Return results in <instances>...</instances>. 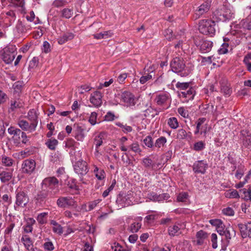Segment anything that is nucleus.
<instances>
[{"label":"nucleus","instance_id":"nucleus-64","mask_svg":"<svg viewBox=\"0 0 251 251\" xmlns=\"http://www.w3.org/2000/svg\"><path fill=\"white\" fill-rule=\"evenodd\" d=\"M172 247L170 245H165L163 248L159 247H154L152 251H171Z\"/></svg>","mask_w":251,"mask_h":251},{"label":"nucleus","instance_id":"nucleus-17","mask_svg":"<svg viewBox=\"0 0 251 251\" xmlns=\"http://www.w3.org/2000/svg\"><path fill=\"white\" fill-rule=\"evenodd\" d=\"M240 140L245 147L251 145V133L248 129H243L240 132Z\"/></svg>","mask_w":251,"mask_h":251},{"label":"nucleus","instance_id":"nucleus-38","mask_svg":"<svg viewBox=\"0 0 251 251\" xmlns=\"http://www.w3.org/2000/svg\"><path fill=\"white\" fill-rule=\"evenodd\" d=\"M6 17L5 21H8L9 23L7 24L8 26H10L16 20V15L13 11L10 10L6 13Z\"/></svg>","mask_w":251,"mask_h":251},{"label":"nucleus","instance_id":"nucleus-56","mask_svg":"<svg viewBox=\"0 0 251 251\" xmlns=\"http://www.w3.org/2000/svg\"><path fill=\"white\" fill-rule=\"evenodd\" d=\"M116 125L122 128L123 131L125 133L130 132L132 130L131 126H127L126 125H124L120 122L116 123Z\"/></svg>","mask_w":251,"mask_h":251},{"label":"nucleus","instance_id":"nucleus-24","mask_svg":"<svg viewBox=\"0 0 251 251\" xmlns=\"http://www.w3.org/2000/svg\"><path fill=\"white\" fill-rule=\"evenodd\" d=\"M213 47V42L210 41L204 40L201 43L200 50L201 53L209 52Z\"/></svg>","mask_w":251,"mask_h":251},{"label":"nucleus","instance_id":"nucleus-3","mask_svg":"<svg viewBox=\"0 0 251 251\" xmlns=\"http://www.w3.org/2000/svg\"><path fill=\"white\" fill-rule=\"evenodd\" d=\"M170 67L173 72L179 73L181 77L186 76L187 72L184 70L185 64L182 58L176 57L172 60L170 63Z\"/></svg>","mask_w":251,"mask_h":251},{"label":"nucleus","instance_id":"nucleus-16","mask_svg":"<svg viewBox=\"0 0 251 251\" xmlns=\"http://www.w3.org/2000/svg\"><path fill=\"white\" fill-rule=\"evenodd\" d=\"M18 125L23 130L32 132L36 130V126L35 124L30 123L29 124L27 121L21 120L18 122Z\"/></svg>","mask_w":251,"mask_h":251},{"label":"nucleus","instance_id":"nucleus-33","mask_svg":"<svg viewBox=\"0 0 251 251\" xmlns=\"http://www.w3.org/2000/svg\"><path fill=\"white\" fill-rule=\"evenodd\" d=\"M196 237L197 244L201 245L203 244L204 240L207 238V233L205 231L201 230L197 232Z\"/></svg>","mask_w":251,"mask_h":251},{"label":"nucleus","instance_id":"nucleus-14","mask_svg":"<svg viewBox=\"0 0 251 251\" xmlns=\"http://www.w3.org/2000/svg\"><path fill=\"white\" fill-rule=\"evenodd\" d=\"M116 203L118 208L121 209L131 205L132 201L128 196L119 194L117 197Z\"/></svg>","mask_w":251,"mask_h":251},{"label":"nucleus","instance_id":"nucleus-26","mask_svg":"<svg viewBox=\"0 0 251 251\" xmlns=\"http://www.w3.org/2000/svg\"><path fill=\"white\" fill-rule=\"evenodd\" d=\"M105 133L101 132L98 135L96 136L94 138V144L96 146V151L98 152V148L102 145L103 140L104 139Z\"/></svg>","mask_w":251,"mask_h":251},{"label":"nucleus","instance_id":"nucleus-18","mask_svg":"<svg viewBox=\"0 0 251 251\" xmlns=\"http://www.w3.org/2000/svg\"><path fill=\"white\" fill-rule=\"evenodd\" d=\"M7 131L9 134L12 135V139L14 143H20V136L22 133V130L19 128L11 126L8 128Z\"/></svg>","mask_w":251,"mask_h":251},{"label":"nucleus","instance_id":"nucleus-58","mask_svg":"<svg viewBox=\"0 0 251 251\" xmlns=\"http://www.w3.org/2000/svg\"><path fill=\"white\" fill-rule=\"evenodd\" d=\"M143 142L145 145L148 148H151L153 147H154L152 137L150 135L146 137V138L144 139Z\"/></svg>","mask_w":251,"mask_h":251},{"label":"nucleus","instance_id":"nucleus-43","mask_svg":"<svg viewBox=\"0 0 251 251\" xmlns=\"http://www.w3.org/2000/svg\"><path fill=\"white\" fill-rule=\"evenodd\" d=\"M14 162V160L11 157L6 156H2L1 157L2 164L6 167L12 166Z\"/></svg>","mask_w":251,"mask_h":251},{"label":"nucleus","instance_id":"nucleus-2","mask_svg":"<svg viewBox=\"0 0 251 251\" xmlns=\"http://www.w3.org/2000/svg\"><path fill=\"white\" fill-rule=\"evenodd\" d=\"M215 22L214 21L209 19H202L199 22V30L204 35H210L213 36L215 34Z\"/></svg>","mask_w":251,"mask_h":251},{"label":"nucleus","instance_id":"nucleus-53","mask_svg":"<svg viewBox=\"0 0 251 251\" xmlns=\"http://www.w3.org/2000/svg\"><path fill=\"white\" fill-rule=\"evenodd\" d=\"M194 90L191 88L187 91L182 92L181 94V96L184 98H187L189 100L193 99L194 94H193Z\"/></svg>","mask_w":251,"mask_h":251},{"label":"nucleus","instance_id":"nucleus-4","mask_svg":"<svg viewBox=\"0 0 251 251\" xmlns=\"http://www.w3.org/2000/svg\"><path fill=\"white\" fill-rule=\"evenodd\" d=\"M115 101L118 103H123L126 106L134 105L135 104L134 95L128 91H124L118 94L116 97Z\"/></svg>","mask_w":251,"mask_h":251},{"label":"nucleus","instance_id":"nucleus-62","mask_svg":"<svg viewBox=\"0 0 251 251\" xmlns=\"http://www.w3.org/2000/svg\"><path fill=\"white\" fill-rule=\"evenodd\" d=\"M15 226V224L14 222L10 223L4 230V234L5 235H11V234L12 232L13 229L14 228Z\"/></svg>","mask_w":251,"mask_h":251},{"label":"nucleus","instance_id":"nucleus-59","mask_svg":"<svg viewBox=\"0 0 251 251\" xmlns=\"http://www.w3.org/2000/svg\"><path fill=\"white\" fill-rule=\"evenodd\" d=\"M188 194L187 192H182L177 197V200L179 202H185L188 200Z\"/></svg>","mask_w":251,"mask_h":251},{"label":"nucleus","instance_id":"nucleus-61","mask_svg":"<svg viewBox=\"0 0 251 251\" xmlns=\"http://www.w3.org/2000/svg\"><path fill=\"white\" fill-rule=\"evenodd\" d=\"M42 190L39 192L37 195L38 199H44L47 198L49 196V192L48 190H46L45 188H43L42 187Z\"/></svg>","mask_w":251,"mask_h":251},{"label":"nucleus","instance_id":"nucleus-32","mask_svg":"<svg viewBox=\"0 0 251 251\" xmlns=\"http://www.w3.org/2000/svg\"><path fill=\"white\" fill-rule=\"evenodd\" d=\"M191 244L187 241L179 243L176 246L177 251H191Z\"/></svg>","mask_w":251,"mask_h":251},{"label":"nucleus","instance_id":"nucleus-9","mask_svg":"<svg viewBox=\"0 0 251 251\" xmlns=\"http://www.w3.org/2000/svg\"><path fill=\"white\" fill-rule=\"evenodd\" d=\"M56 204L60 208L77 206L76 202L71 197H59L56 201Z\"/></svg>","mask_w":251,"mask_h":251},{"label":"nucleus","instance_id":"nucleus-11","mask_svg":"<svg viewBox=\"0 0 251 251\" xmlns=\"http://www.w3.org/2000/svg\"><path fill=\"white\" fill-rule=\"evenodd\" d=\"M36 162L33 159H26L22 164V171L23 173L31 174L35 170Z\"/></svg>","mask_w":251,"mask_h":251},{"label":"nucleus","instance_id":"nucleus-8","mask_svg":"<svg viewBox=\"0 0 251 251\" xmlns=\"http://www.w3.org/2000/svg\"><path fill=\"white\" fill-rule=\"evenodd\" d=\"M59 180L54 176L48 177L45 178L42 182L43 188H49L50 189H55L56 191L54 192V194H51V195H55L58 191Z\"/></svg>","mask_w":251,"mask_h":251},{"label":"nucleus","instance_id":"nucleus-22","mask_svg":"<svg viewBox=\"0 0 251 251\" xmlns=\"http://www.w3.org/2000/svg\"><path fill=\"white\" fill-rule=\"evenodd\" d=\"M226 40L229 41L230 43H232L235 46L238 45L240 43L241 40L240 34L236 33L235 31H232L231 35L229 34L227 37L224 39L225 41Z\"/></svg>","mask_w":251,"mask_h":251},{"label":"nucleus","instance_id":"nucleus-36","mask_svg":"<svg viewBox=\"0 0 251 251\" xmlns=\"http://www.w3.org/2000/svg\"><path fill=\"white\" fill-rule=\"evenodd\" d=\"M74 35L72 33H66L60 36L58 39V43L60 45H62L68 41L73 39Z\"/></svg>","mask_w":251,"mask_h":251},{"label":"nucleus","instance_id":"nucleus-15","mask_svg":"<svg viewBox=\"0 0 251 251\" xmlns=\"http://www.w3.org/2000/svg\"><path fill=\"white\" fill-rule=\"evenodd\" d=\"M238 226L243 238H251V222L247 224H239Z\"/></svg>","mask_w":251,"mask_h":251},{"label":"nucleus","instance_id":"nucleus-1","mask_svg":"<svg viewBox=\"0 0 251 251\" xmlns=\"http://www.w3.org/2000/svg\"><path fill=\"white\" fill-rule=\"evenodd\" d=\"M235 11L232 7L222 5L213 13V19L217 22H226L234 18Z\"/></svg>","mask_w":251,"mask_h":251},{"label":"nucleus","instance_id":"nucleus-52","mask_svg":"<svg viewBox=\"0 0 251 251\" xmlns=\"http://www.w3.org/2000/svg\"><path fill=\"white\" fill-rule=\"evenodd\" d=\"M147 198L150 201H160L159 195H157L156 193L153 192H150L147 194Z\"/></svg>","mask_w":251,"mask_h":251},{"label":"nucleus","instance_id":"nucleus-35","mask_svg":"<svg viewBox=\"0 0 251 251\" xmlns=\"http://www.w3.org/2000/svg\"><path fill=\"white\" fill-rule=\"evenodd\" d=\"M94 173L95 176L99 180H103L105 177V173L103 169H99L96 165H94Z\"/></svg>","mask_w":251,"mask_h":251},{"label":"nucleus","instance_id":"nucleus-25","mask_svg":"<svg viewBox=\"0 0 251 251\" xmlns=\"http://www.w3.org/2000/svg\"><path fill=\"white\" fill-rule=\"evenodd\" d=\"M21 241L27 250H29L30 248L32 249L33 247V242L28 235L26 234H23L21 239Z\"/></svg>","mask_w":251,"mask_h":251},{"label":"nucleus","instance_id":"nucleus-63","mask_svg":"<svg viewBox=\"0 0 251 251\" xmlns=\"http://www.w3.org/2000/svg\"><path fill=\"white\" fill-rule=\"evenodd\" d=\"M97 116L98 115L96 112H93L91 113L89 119V122L92 126L96 124Z\"/></svg>","mask_w":251,"mask_h":251},{"label":"nucleus","instance_id":"nucleus-31","mask_svg":"<svg viewBox=\"0 0 251 251\" xmlns=\"http://www.w3.org/2000/svg\"><path fill=\"white\" fill-rule=\"evenodd\" d=\"M27 119L30 121V123L35 124L37 126L38 125V115L34 109L30 110L27 115Z\"/></svg>","mask_w":251,"mask_h":251},{"label":"nucleus","instance_id":"nucleus-19","mask_svg":"<svg viewBox=\"0 0 251 251\" xmlns=\"http://www.w3.org/2000/svg\"><path fill=\"white\" fill-rule=\"evenodd\" d=\"M102 95L100 92L95 91L92 93L90 97V102L95 107H99L102 103Z\"/></svg>","mask_w":251,"mask_h":251},{"label":"nucleus","instance_id":"nucleus-7","mask_svg":"<svg viewBox=\"0 0 251 251\" xmlns=\"http://www.w3.org/2000/svg\"><path fill=\"white\" fill-rule=\"evenodd\" d=\"M13 169L0 167V180L1 183L8 184L14 178Z\"/></svg>","mask_w":251,"mask_h":251},{"label":"nucleus","instance_id":"nucleus-10","mask_svg":"<svg viewBox=\"0 0 251 251\" xmlns=\"http://www.w3.org/2000/svg\"><path fill=\"white\" fill-rule=\"evenodd\" d=\"M211 7V1L207 0L201 4L195 11L194 18L196 20L207 13Z\"/></svg>","mask_w":251,"mask_h":251},{"label":"nucleus","instance_id":"nucleus-37","mask_svg":"<svg viewBox=\"0 0 251 251\" xmlns=\"http://www.w3.org/2000/svg\"><path fill=\"white\" fill-rule=\"evenodd\" d=\"M113 33L111 31H105L102 32L96 33L93 35L94 38L96 39H106L112 37Z\"/></svg>","mask_w":251,"mask_h":251},{"label":"nucleus","instance_id":"nucleus-48","mask_svg":"<svg viewBox=\"0 0 251 251\" xmlns=\"http://www.w3.org/2000/svg\"><path fill=\"white\" fill-rule=\"evenodd\" d=\"M240 191L244 194L243 199L245 201H251V186L248 189H242Z\"/></svg>","mask_w":251,"mask_h":251},{"label":"nucleus","instance_id":"nucleus-6","mask_svg":"<svg viewBox=\"0 0 251 251\" xmlns=\"http://www.w3.org/2000/svg\"><path fill=\"white\" fill-rule=\"evenodd\" d=\"M16 53V49L15 46H10L5 48L2 55L3 61L6 64H10L13 61Z\"/></svg>","mask_w":251,"mask_h":251},{"label":"nucleus","instance_id":"nucleus-54","mask_svg":"<svg viewBox=\"0 0 251 251\" xmlns=\"http://www.w3.org/2000/svg\"><path fill=\"white\" fill-rule=\"evenodd\" d=\"M62 16L66 19L70 18L73 15V10L69 8H64L62 11Z\"/></svg>","mask_w":251,"mask_h":251},{"label":"nucleus","instance_id":"nucleus-42","mask_svg":"<svg viewBox=\"0 0 251 251\" xmlns=\"http://www.w3.org/2000/svg\"><path fill=\"white\" fill-rule=\"evenodd\" d=\"M159 111L155 109H153L152 107L148 108L145 111V116L146 117H149L151 118H154L156 115H158Z\"/></svg>","mask_w":251,"mask_h":251},{"label":"nucleus","instance_id":"nucleus-23","mask_svg":"<svg viewBox=\"0 0 251 251\" xmlns=\"http://www.w3.org/2000/svg\"><path fill=\"white\" fill-rule=\"evenodd\" d=\"M169 97L168 93H161L156 95L155 101L158 105H163L169 100Z\"/></svg>","mask_w":251,"mask_h":251},{"label":"nucleus","instance_id":"nucleus-20","mask_svg":"<svg viewBox=\"0 0 251 251\" xmlns=\"http://www.w3.org/2000/svg\"><path fill=\"white\" fill-rule=\"evenodd\" d=\"M75 129L74 130L75 138L78 141H83L85 135L84 134V129L79 125H75Z\"/></svg>","mask_w":251,"mask_h":251},{"label":"nucleus","instance_id":"nucleus-28","mask_svg":"<svg viewBox=\"0 0 251 251\" xmlns=\"http://www.w3.org/2000/svg\"><path fill=\"white\" fill-rule=\"evenodd\" d=\"M24 84L23 81L19 80L16 82L13 85L14 94L16 97H19L21 93Z\"/></svg>","mask_w":251,"mask_h":251},{"label":"nucleus","instance_id":"nucleus-45","mask_svg":"<svg viewBox=\"0 0 251 251\" xmlns=\"http://www.w3.org/2000/svg\"><path fill=\"white\" fill-rule=\"evenodd\" d=\"M128 148L129 149V151H131L135 153L141 154L142 150L140 148V146L137 142L133 143L129 146Z\"/></svg>","mask_w":251,"mask_h":251},{"label":"nucleus","instance_id":"nucleus-29","mask_svg":"<svg viewBox=\"0 0 251 251\" xmlns=\"http://www.w3.org/2000/svg\"><path fill=\"white\" fill-rule=\"evenodd\" d=\"M35 222V220L33 218H28L26 224L23 226L24 232L26 233L32 232L33 230L32 226Z\"/></svg>","mask_w":251,"mask_h":251},{"label":"nucleus","instance_id":"nucleus-13","mask_svg":"<svg viewBox=\"0 0 251 251\" xmlns=\"http://www.w3.org/2000/svg\"><path fill=\"white\" fill-rule=\"evenodd\" d=\"M208 167V164L204 160L195 162L193 165V171L195 173L204 174Z\"/></svg>","mask_w":251,"mask_h":251},{"label":"nucleus","instance_id":"nucleus-21","mask_svg":"<svg viewBox=\"0 0 251 251\" xmlns=\"http://www.w3.org/2000/svg\"><path fill=\"white\" fill-rule=\"evenodd\" d=\"M181 225L176 223L174 225L170 226L168 228V234L172 237L178 236L181 234Z\"/></svg>","mask_w":251,"mask_h":251},{"label":"nucleus","instance_id":"nucleus-50","mask_svg":"<svg viewBox=\"0 0 251 251\" xmlns=\"http://www.w3.org/2000/svg\"><path fill=\"white\" fill-rule=\"evenodd\" d=\"M47 213L43 212L39 214L37 217V221L41 225L45 224L47 223Z\"/></svg>","mask_w":251,"mask_h":251},{"label":"nucleus","instance_id":"nucleus-34","mask_svg":"<svg viewBox=\"0 0 251 251\" xmlns=\"http://www.w3.org/2000/svg\"><path fill=\"white\" fill-rule=\"evenodd\" d=\"M224 233V235L225 236L226 238L228 240L231 239V238L235 237L236 235V231L235 229L230 225L226 227Z\"/></svg>","mask_w":251,"mask_h":251},{"label":"nucleus","instance_id":"nucleus-30","mask_svg":"<svg viewBox=\"0 0 251 251\" xmlns=\"http://www.w3.org/2000/svg\"><path fill=\"white\" fill-rule=\"evenodd\" d=\"M50 225L52 226V231L54 233L61 235L63 232L62 226L55 220H51Z\"/></svg>","mask_w":251,"mask_h":251},{"label":"nucleus","instance_id":"nucleus-12","mask_svg":"<svg viewBox=\"0 0 251 251\" xmlns=\"http://www.w3.org/2000/svg\"><path fill=\"white\" fill-rule=\"evenodd\" d=\"M74 169L75 172L81 176L85 175L89 171L86 162L83 160L75 162L74 165Z\"/></svg>","mask_w":251,"mask_h":251},{"label":"nucleus","instance_id":"nucleus-40","mask_svg":"<svg viewBox=\"0 0 251 251\" xmlns=\"http://www.w3.org/2000/svg\"><path fill=\"white\" fill-rule=\"evenodd\" d=\"M58 143V141L56 139L51 138L48 140L45 144L50 150H55Z\"/></svg>","mask_w":251,"mask_h":251},{"label":"nucleus","instance_id":"nucleus-47","mask_svg":"<svg viewBox=\"0 0 251 251\" xmlns=\"http://www.w3.org/2000/svg\"><path fill=\"white\" fill-rule=\"evenodd\" d=\"M167 142V139L164 136H161L156 139L154 147L157 148H160L164 147Z\"/></svg>","mask_w":251,"mask_h":251},{"label":"nucleus","instance_id":"nucleus-39","mask_svg":"<svg viewBox=\"0 0 251 251\" xmlns=\"http://www.w3.org/2000/svg\"><path fill=\"white\" fill-rule=\"evenodd\" d=\"M142 164L145 168L147 169H153L154 167V163L149 157L144 158L142 160Z\"/></svg>","mask_w":251,"mask_h":251},{"label":"nucleus","instance_id":"nucleus-44","mask_svg":"<svg viewBox=\"0 0 251 251\" xmlns=\"http://www.w3.org/2000/svg\"><path fill=\"white\" fill-rule=\"evenodd\" d=\"M205 148V144L202 141L196 142L192 148V149L196 151H202Z\"/></svg>","mask_w":251,"mask_h":251},{"label":"nucleus","instance_id":"nucleus-41","mask_svg":"<svg viewBox=\"0 0 251 251\" xmlns=\"http://www.w3.org/2000/svg\"><path fill=\"white\" fill-rule=\"evenodd\" d=\"M141 223L134 222L128 227L127 230L132 233L137 232L141 228Z\"/></svg>","mask_w":251,"mask_h":251},{"label":"nucleus","instance_id":"nucleus-51","mask_svg":"<svg viewBox=\"0 0 251 251\" xmlns=\"http://www.w3.org/2000/svg\"><path fill=\"white\" fill-rule=\"evenodd\" d=\"M205 118H204L199 119L197 122L196 129L194 132L195 134H198L200 132H201V134H202L203 131L200 130L201 129V126L202 125V124H203L204 122L205 121Z\"/></svg>","mask_w":251,"mask_h":251},{"label":"nucleus","instance_id":"nucleus-55","mask_svg":"<svg viewBox=\"0 0 251 251\" xmlns=\"http://www.w3.org/2000/svg\"><path fill=\"white\" fill-rule=\"evenodd\" d=\"M226 197L232 199V198H239L240 196L238 192L236 190H229L226 193Z\"/></svg>","mask_w":251,"mask_h":251},{"label":"nucleus","instance_id":"nucleus-5","mask_svg":"<svg viewBox=\"0 0 251 251\" xmlns=\"http://www.w3.org/2000/svg\"><path fill=\"white\" fill-rule=\"evenodd\" d=\"M15 197L16 201L14 206L15 210L19 211L20 208L25 207L29 202L28 196L24 191L17 192Z\"/></svg>","mask_w":251,"mask_h":251},{"label":"nucleus","instance_id":"nucleus-60","mask_svg":"<svg viewBox=\"0 0 251 251\" xmlns=\"http://www.w3.org/2000/svg\"><path fill=\"white\" fill-rule=\"evenodd\" d=\"M228 44L226 43H223L220 48L218 50V52L220 54H224L228 52Z\"/></svg>","mask_w":251,"mask_h":251},{"label":"nucleus","instance_id":"nucleus-57","mask_svg":"<svg viewBox=\"0 0 251 251\" xmlns=\"http://www.w3.org/2000/svg\"><path fill=\"white\" fill-rule=\"evenodd\" d=\"M12 3L16 7L21 8V11L25 10V0H12Z\"/></svg>","mask_w":251,"mask_h":251},{"label":"nucleus","instance_id":"nucleus-46","mask_svg":"<svg viewBox=\"0 0 251 251\" xmlns=\"http://www.w3.org/2000/svg\"><path fill=\"white\" fill-rule=\"evenodd\" d=\"M22 106V104L19 101L16 100H11L10 106L9 108V112L15 111L17 109L19 108Z\"/></svg>","mask_w":251,"mask_h":251},{"label":"nucleus","instance_id":"nucleus-49","mask_svg":"<svg viewBox=\"0 0 251 251\" xmlns=\"http://www.w3.org/2000/svg\"><path fill=\"white\" fill-rule=\"evenodd\" d=\"M168 124L173 129H176L178 127V122L176 117L170 118L168 120Z\"/></svg>","mask_w":251,"mask_h":251},{"label":"nucleus","instance_id":"nucleus-27","mask_svg":"<svg viewBox=\"0 0 251 251\" xmlns=\"http://www.w3.org/2000/svg\"><path fill=\"white\" fill-rule=\"evenodd\" d=\"M176 138L179 140H182L186 138L191 139L192 133L191 132H187L186 130L183 128L179 129L177 131Z\"/></svg>","mask_w":251,"mask_h":251}]
</instances>
